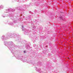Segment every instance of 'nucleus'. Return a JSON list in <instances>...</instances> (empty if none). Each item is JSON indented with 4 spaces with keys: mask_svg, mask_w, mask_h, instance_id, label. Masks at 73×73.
Listing matches in <instances>:
<instances>
[{
    "mask_svg": "<svg viewBox=\"0 0 73 73\" xmlns=\"http://www.w3.org/2000/svg\"><path fill=\"white\" fill-rule=\"evenodd\" d=\"M24 52L25 53V51H24Z\"/></svg>",
    "mask_w": 73,
    "mask_h": 73,
    "instance_id": "nucleus-1",
    "label": "nucleus"
}]
</instances>
